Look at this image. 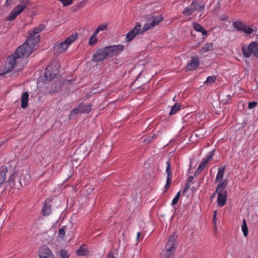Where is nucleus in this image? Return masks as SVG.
I'll return each mask as SVG.
<instances>
[{"mask_svg":"<svg viewBox=\"0 0 258 258\" xmlns=\"http://www.w3.org/2000/svg\"><path fill=\"white\" fill-rule=\"evenodd\" d=\"M45 28L43 24L34 28L28 32V37L26 41L17 49L14 54L10 55L7 61L1 65L0 77L7 74L13 70L15 72L20 71L23 69L27 61L26 58L28 57L34 48L40 42L39 33Z\"/></svg>","mask_w":258,"mask_h":258,"instance_id":"1","label":"nucleus"},{"mask_svg":"<svg viewBox=\"0 0 258 258\" xmlns=\"http://www.w3.org/2000/svg\"><path fill=\"white\" fill-rule=\"evenodd\" d=\"M124 49L123 45L118 44L106 46L97 49L94 54L92 61L98 62L112 57L121 53Z\"/></svg>","mask_w":258,"mask_h":258,"instance_id":"2","label":"nucleus"},{"mask_svg":"<svg viewBox=\"0 0 258 258\" xmlns=\"http://www.w3.org/2000/svg\"><path fill=\"white\" fill-rule=\"evenodd\" d=\"M77 33H73L63 41H57L53 46L55 53L60 54L66 51L69 46L77 38Z\"/></svg>","mask_w":258,"mask_h":258,"instance_id":"3","label":"nucleus"},{"mask_svg":"<svg viewBox=\"0 0 258 258\" xmlns=\"http://www.w3.org/2000/svg\"><path fill=\"white\" fill-rule=\"evenodd\" d=\"M59 64L52 63L47 66L44 72V77L46 80L50 81L53 80L59 73Z\"/></svg>","mask_w":258,"mask_h":258,"instance_id":"4","label":"nucleus"},{"mask_svg":"<svg viewBox=\"0 0 258 258\" xmlns=\"http://www.w3.org/2000/svg\"><path fill=\"white\" fill-rule=\"evenodd\" d=\"M243 55L245 57H249L251 54L258 56V43L251 42L247 46H243L241 48Z\"/></svg>","mask_w":258,"mask_h":258,"instance_id":"5","label":"nucleus"},{"mask_svg":"<svg viewBox=\"0 0 258 258\" xmlns=\"http://www.w3.org/2000/svg\"><path fill=\"white\" fill-rule=\"evenodd\" d=\"M163 20L162 16H152L147 20L146 23L142 27V32H145L147 31L152 29L154 26L158 25Z\"/></svg>","mask_w":258,"mask_h":258,"instance_id":"6","label":"nucleus"},{"mask_svg":"<svg viewBox=\"0 0 258 258\" xmlns=\"http://www.w3.org/2000/svg\"><path fill=\"white\" fill-rule=\"evenodd\" d=\"M163 20L162 16H152L147 20L146 23L142 27V32H145L147 31L152 29L154 26L158 25Z\"/></svg>","mask_w":258,"mask_h":258,"instance_id":"7","label":"nucleus"},{"mask_svg":"<svg viewBox=\"0 0 258 258\" xmlns=\"http://www.w3.org/2000/svg\"><path fill=\"white\" fill-rule=\"evenodd\" d=\"M22 3V4H20L14 8L13 10L11 12L10 15L8 17L7 19V20H14L17 16L20 14L24 11L29 4L28 0H26V1H23Z\"/></svg>","mask_w":258,"mask_h":258,"instance_id":"8","label":"nucleus"},{"mask_svg":"<svg viewBox=\"0 0 258 258\" xmlns=\"http://www.w3.org/2000/svg\"><path fill=\"white\" fill-rule=\"evenodd\" d=\"M142 28H141V25L137 22L134 28L126 34L125 38L126 42H130L132 41L138 34H142Z\"/></svg>","mask_w":258,"mask_h":258,"instance_id":"9","label":"nucleus"},{"mask_svg":"<svg viewBox=\"0 0 258 258\" xmlns=\"http://www.w3.org/2000/svg\"><path fill=\"white\" fill-rule=\"evenodd\" d=\"M167 167L166 169V173L167 174V181L166 184L164 187V192H166L168 189V188L170 186V184L171 182L172 177V168L170 164V161L168 160L166 162Z\"/></svg>","mask_w":258,"mask_h":258,"instance_id":"10","label":"nucleus"},{"mask_svg":"<svg viewBox=\"0 0 258 258\" xmlns=\"http://www.w3.org/2000/svg\"><path fill=\"white\" fill-rule=\"evenodd\" d=\"M51 201L49 199H47L45 200L43 206H42V208L41 209V214L44 216H48L50 215L51 213V205L50 204V202Z\"/></svg>","mask_w":258,"mask_h":258,"instance_id":"11","label":"nucleus"},{"mask_svg":"<svg viewBox=\"0 0 258 258\" xmlns=\"http://www.w3.org/2000/svg\"><path fill=\"white\" fill-rule=\"evenodd\" d=\"M200 65V61L197 57H191L190 61L187 63L186 69L188 71L196 70Z\"/></svg>","mask_w":258,"mask_h":258,"instance_id":"12","label":"nucleus"},{"mask_svg":"<svg viewBox=\"0 0 258 258\" xmlns=\"http://www.w3.org/2000/svg\"><path fill=\"white\" fill-rule=\"evenodd\" d=\"M227 191L219 192L217 200L218 206L222 207L226 203L227 197Z\"/></svg>","mask_w":258,"mask_h":258,"instance_id":"13","label":"nucleus"},{"mask_svg":"<svg viewBox=\"0 0 258 258\" xmlns=\"http://www.w3.org/2000/svg\"><path fill=\"white\" fill-rule=\"evenodd\" d=\"M40 258H55L50 249L47 247L43 248L39 251Z\"/></svg>","mask_w":258,"mask_h":258,"instance_id":"14","label":"nucleus"},{"mask_svg":"<svg viewBox=\"0 0 258 258\" xmlns=\"http://www.w3.org/2000/svg\"><path fill=\"white\" fill-rule=\"evenodd\" d=\"M190 5L195 12H202L205 8L204 5L202 3H200L198 0H194Z\"/></svg>","mask_w":258,"mask_h":258,"instance_id":"15","label":"nucleus"},{"mask_svg":"<svg viewBox=\"0 0 258 258\" xmlns=\"http://www.w3.org/2000/svg\"><path fill=\"white\" fill-rule=\"evenodd\" d=\"M213 49V44L212 43H207L203 45L202 48L199 50V53L203 54L206 52L211 51Z\"/></svg>","mask_w":258,"mask_h":258,"instance_id":"16","label":"nucleus"},{"mask_svg":"<svg viewBox=\"0 0 258 258\" xmlns=\"http://www.w3.org/2000/svg\"><path fill=\"white\" fill-rule=\"evenodd\" d=\"M81 112L89 113L92 110V105L91 103H82L79 104Z\"/></svg>","mask_w":258,"mask_h":258,"instance_id":"17","label":"nucleus"},{"mask_svg":"<svg viewBox=\"0 0 258 258\" xmlns=\"http://www.w3.org/2000/svg\"><path fill=\"white\" fill-rule=\"evenodd\" d=\"M29 93L28 92H24L21 98V107L22 108H26L28 104L29 100Z\"/></svg>","mask_w":258,"mask_h":258,"instance_id":"18","label":"nucleus"},{"mask_svg":"<svg viewBox=\"0 0 258 258\" xmlns=\"http://www.w3.org/2000/svg\"><path fill=\"white\" fill-rule=\"evenodd\" d=\"M175 240L176 238L174 237V235H171L166 244L165 248L175 251L174 243Z\"/></svg>","mask_w":258,"mask_h":258,"instance_id":"19","label":"nucleus"},{"mask_svg":"<svg viewBox=\"0 0 258 258\" xmlns=\"http://www.w3.org/2000/svg\"><path fill=\"white\" fill-rule=\"evenodd\" d=\"M219 183L217 185L216 188V192H225L227 191L226 190V188L227 185V181L225 180H221V181H219Z\"/></svg>","mask_w":258,"mask_h":258,"instance_id":"20","label":"nucleus"},{"mask_svg":"<svg viewBox=\"0 0 258 258\" xmlns=\"http://www.w3.org/2000/svg\"><path fill=\"white\" fill-rule=\"evenodd\" d=\"M8 169L6 167H3L0 171V187L6 181V173Z\"/></svg>","mask_w":258,"mask_h":258,"instance_id":"21","label":"nucleus"},{"mask_svg":"<svg viewBox=\"0 0 258 258\" xmlns=\"http://www.w3.org/2000/svg\"><path fill=\"white\" fill-rule=\"evenodd\" d=\"M225 170L224 167H220L218 168V171L215 179L216 182L223 180Z\"/></svg>","mask_w":258,"mask_h":258,"instance_id":"22","label":"nucleus"},{"mask_svg":"<svg viewBox=\"0 0 258 258\" xmlns=\"http://www.w3.org/2000/svg\"><path fill=\"white\" fill-rule=\"evenodd\" d=\"M193 27H194V29L197 32L202 33L203 35H205V36L207 35V31L204 29V27L201 26L200 24L197 23H194Z\"/></svg>","mask_w":258,"mask_h":258,"instance_id":"23","label":"nucleus"},{"mask_svg":"<svg viewBox=\"0 0 258 258\" xmlns=\"http://www.w3.org/2000/svg\"><path fill=\"white\" fill-rule=\"evenodd\" d=\"M195 13V11L191 5L188 7H186L182 12V14L185 16H189Z\"/></svg>","mask_w":258,"mask_h":258,"instance_id":"24","label":"nucleus"},{"mask_svg":"<svg viewBox=\"0 0 258 258\" xmlns=\"http://www.w3.org/2000/svg\"><path fill=\"white\" fill-rule=\"evenodd\" d=\"M77 253L80 256L87 255L88 253V250L86 246H81L79 249L77 250Z\"/></svg>","mask_w":258,"mask_h":258,"instance_id":"25","label":"nucleus"},{"mask_svg":"<svg viewBox=\"0 0 258 258\" xmlns=\"http://www.w3.org/2000/svg\"><path fill=\"white\" fill-rule=\"evenodd\" d=\"M234 28L237 31H242L244 29V25L240 21H236L233 23Z\"/></svg>","mask_w":258,"mask_h":258,"instance_id":"26","label":"nucleus"},{"mask_svg":"<svg viewBox=\"0 0 258 258\" xmlns=\"http://www.w3.org/2000/svg\"><path fill=\"white\" fill-rule=\"evenodd\" d=\"M174 251L172 250L166 248L162 251V254L164 258H172Z\"/></svg>","mask_w":258,"mask_h":258,"instance_id":"27","label":"nucleus"},{"mask_svg":"<svg viewBox=\"0 0 258 258\" xmlns=\"http://www.w3.org/2000/svg\"><path fill=\"white\" fill-rule=\"evenodd\" d=\"M207 161H205L203 160H202V162L199 165V167H198L196 171L195 174L198 175L205 168V167L207 165L206 163Z\"/></svg>","mask_w":258,"mask_h":258,"instance_id":"28","label":"nucleus"},{"mask_svg":"<svg viewBox=\"0 0 258 258\" xmlns=\"http://www.w3.org/2000/svg\"><path fill=\"white\" fill-rule=\"evenodd\" d=\"M97 34H97L95 32H94L93 35L90 37L89 40V44L90 46H92L97 42Z\"/></svg>","mask_w":258,"mask_h":258,"instance_id":"29","label":"nucleus"},{"mask_svg":"<svg viewBox=\"0 0 258 258\" xmlns=\"http://www.w3.org/2000/svg\"><path fill=\"white\" fill-rule=\"evenodd\" d=\"M181 107V105L179 103H175L173 106L172 107L169 115H172L175 114Z\"/></svg>","mask_w":258,"mask_h":258,"instance_id":"30","label":"nucleus"},{"mask_svg":"<svg viewBox=\"0 0 258 258\" xmlns=\"http://www.w3.org/2000/svg\"><path fill=\"white\" fill-rule=\"evenodd\" d=\"M107 27L108 24L107 23H103L99 25L94 32H95L97 34H98L100 31H103L107 30Z\"/></svg>","mask_w":258,"mask_h":258,"instance_id":"31","label":"nucleus"},{"mask_svg":"<svg viewBox=\"0 0 258 258\" xmlns=\"http://www.w3.org/2000/svg\"><path fill=\"white\" fill-rule=\"evenodd\" d=\"M241 229L243 232L244 236L245 237H246L248 234V228L246 222V220L245 219L243 220Z\"/></svg>","mask_w":258,"mask_h":258,"instance_id":"32","label":"nucleus"},{"mask_svg":"<svg viewBox=\"0 0 258 258\" xmlns=\"http://www.w3.org/2000/svg\"><path fill=\"white\" fill-rule=\"evenodd\" d=\"M66 229V226H63L61 228L59 229L58 231V236L62 239H64L65 237V230Z\"/></svg>","mask_w":258,"mask_h":258,"instance_id":"33","label":"nucleus"},{"mask_svg":"<svg viewBox=\"0 0 258 258\" xmlns=\"http://www.w3.org/2000/svg\"><path fill=\"white\" fill-rule=\"evenodd\" d=\"M79 113H82L81 112V109L80 108V106L79 105L77 108L73 109V110H72L70 112L69 116L74 115H77Z\"/></svg>","mask_w":258,"mask_h":258,"instance_id":"34","label":"nucleus"},{"mask_svg":"<svg viewBox=\"0 0 258 258\" xmlns=\"http://www.w3.org/2000/svg\"><path fill=\"white\" fill-rule=\"evenodd\" d=\"M59 254L61 258H69L70 257L68 252L65 249H61L59 251Z\"/></svg>","mask_w":258,"mask_h":258,"instance_id":"35","label":"nucleus"},{"mask_svg":"<svg viewBox=\"0 0 258 258\" xmlns=\"http://www.w3.org/2000/svg\"><path fill=\"white\" fill-rule=\"evenodd\" d=\"M216 79V78L215 76H209L207 77L205 83L212 84L215 82Z\"/></svg>","mask_w":258,"mask_h":258,"instance_id":"36","label":"nucleus"},{"mask_svg":"<svg viewBox=\"0 0 258 258\" xmlns=\"http://www.w3.org/2000/svg\"><path fill=\"white\" fill-rule=\"evenodd\" d=\"M180 195V191H179L177 193L176 196L173 199V200L172 201V205L173 206V205L177 204V203L178 202Z\"/></svg>","mask_w":258,"mask_h":258,"instance_id":"37","label":"nucleus"},{"mask_svg":"<svg viewBox=\"0 0 258 258\" xmlns=\"http://www.w3.org/2000/svg\"><path fill=\"white\" fill-rule=\"evenodd\" d=\"M242 32L251 34L253 32V29L250 27H247L244 25V29H243Z\"/></svg>","mask_w":258,"mask_h":258,"instance_id":"38","label":"nucleus"},{"mask_svg":"<svg viewBox=\"0 0 258 258\" xmlns=\"http://www.w3.org/2000/svg\"><path fill=\"white\" fill-rule=\"evenodd\" d=\"M61 2L64 7L71 5L73 3L74 0H58Z\"/></svg>","mask_w":258,"mask_h":258,"instance_id":"39","label":"nucleus"},{"mask_svg":"<svg viewBox=\"0 0 258 258\" xmlns=\"http://www.w3.org/2000/svg\"><path fill=\"white\" fill-rule=\"evenodd\" d=\"M214 151L213 150L210 153V154L208 155V156L207 157V158H205V159H203V160L205 161H207L206 162V163L208 164V163L211 161L212 158H213V156L214 155Z\"/></svg>","mask_w":258,"mask_h":258,"instance_id":"40","label":"nucleus"},{"mask_svg":"<svg viewBox=\"0 0 258 258\" xmlns=\"http://www.w3.org/2000/svg\"><path fill=\"white\" fill-rule=\"evenodd\" d=\"M257 105V102H251L249 103L248 104V108L249 109H252L254 107H255Z\"/></svg>","mask_w":258,"mask_h":258,"instance_id":"41","label":"nucleus"},{"mask_svg":"<svg viewBox=\"0 0 258 258\" xmlns=\"http://www.w3.org/2000/svg\"><path fill=\"white\" fill-rule=\"evenodd\" d=\"M189 187H190V185L189 184L186 183L185 186L183 189L182 192L183 194H185L188 191Z\"/></svg>","mask_w":258,"mask_h":258,"instance_id":"42","label":"nucleus"},{"mask_svg":"<svg viewBox=\"0 0 258 258\" xmlns=\"http://www.w3.org/2000/svg\"><path fill=\"white\" fill-rule=\"evenodd\" d=\"M193 179H194V176H192L191 175L189 176L188 177V179H187V182H186V184H189L190 185V184L191 183H192Z\"/></svg>","mask_w":258,"mask_h":258,"instance_id":"43","label":"nucleus"},{"mask_svg":"<svg viewBox=\"0 0 258 258\" xmlns=\"http://www.w3.org/2000/svg\"><path fill=\"white\" fill-rule=\"evenodd\" d=\"M219 192H216V189L215 191L211 195L210 197V200H212L216 196V194L218 195Z\"/></svg>","mask_w":258,"mask_h":258,"instance_id":"44","label":"nucleus"},{"mask_svg":"<svg viewBox=\"0 0 258 258\" xmlns=\"http://www.w3.org/2000/svg\"><path fill=\"white\" fill-rule=\"evenodd\" d=\"M107 258H115L112 253H109L107 254Z\"/></svg>","mask_w":258,"mask_h":258,"instance_id":"45","label":"nucleus"},{"mask_svg":"<svg viewBox=\"0 0 258 258\" xmlns=\"http://www.w3.org/2000/svg\"><path fill=\"white\" fill-rule=\"evenodd\" d=\"M140 236V233L139 232H138L137 233V237H136V239H137V240H138V239H139V238Z\"/></svg>","mask_w":258,"mask_h":258,"instance_id":"46","label":"nucleus"},{"mask_svg":"<svg viewBox=\"0 0 258 258\" xmlns=\"http://www.w3.org/2000/svg\"><path fill=\"white\" fill-rule=\"evenodd\" d=\"M227 19V17L226 16H223L221 18V20H225Z\"/></svg>","mask_w":258,"mask_h":258,"instance_id":"47","label":"nucleus"},{"mask_svg":"<svg viewBox=\"0 0 258 258\" xmlns=\"http://www.w3.org/2000/svg\"><path fill=\"white\" fill-rule=\"evenodd\" d=\"M14 179L13 178V176H12L11 178L8 180V181L11 183V181H13Z\"/></svg>","mask_w":258,"mask_h":258,"instance_id":"48","label":"nucleus"},{"mask_svg":"<svg viewBox=\"0 0 258 258\" xmlns=\"http://www.w3.org/2000/svg\"><path fill=\"white\" fill-rule=\"evenodd\" d=\"M216 214H217V211H215L214 212V218H216Z\"/></svg>","mask_w":258,"mask_h":258,"instance_id":"49","label":"nucleus"}]
</instances>
